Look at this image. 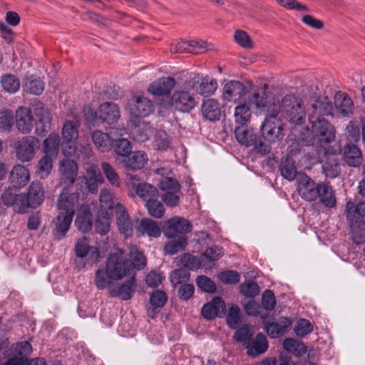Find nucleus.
<instances>
[{
    "mask_svg": "<svg viewBox=\"0 0 365 365\" xmlns=\"http://www.w3.org/2000/svg\"><path fill=\"white\" fill-rule=\"evenodd\" d=\"M249 103L257 108L266 109L267 115L261 126L262 135L269 143H274L282 139L283 124L278 118L280 111L279 103H269L264 91H255L248 97Z\"/></svg>",
    "mask_w": 365,
    "mask_h": 365,
    "instance_id": "nucleus-1",
    "label": "nucleus"
},
{
    "mask_svg": "<svg viewBox=\"0 0 365 365\" xmlns=\"http://www.w3.org/2000/svg\"><path fill=\"white\" fill-rule=\"evenodd\" d=\"M346 219L349 222L351 239L356 245L365 242V202L346 203Z\"/></svg>",
    "mask_w": 365,
    "mask_h": 365,
    "instance_id": "nucleus-2",
    "label": "nucleus"
},
{
    "mask_svg": "<svg viewBox=\"0 0 365 365\" xmlns=\"http://www.w3.org/2000/svg\"><path fill=\"white\" fill-rule=\"evenodd\" d=\"M309 120L312 125V136H308L306 139H302V144L309 146L314 144V138L316 137L321 143H328L335 138L334 126L324 118L315 116L314 114L309 116Z\"/></svg>",
    "mask_w": 365,
    "mask_h": 365,
    "instance_id": "nucleus-3",
    "label": "nucleus"
},
{
    "mask_svg": "<svg viewBox=\"0 0 365 365\" xmlns=\"http://www.w3.org/2000/svg\"><path fill=\"white\" fill-rule=\"evenodd\" d=\"M279 106L284 118L291 123L300 125L304 122L306 112L300 98L294 95H286Z\"/></svg>",
    "mask_w": 365,
    "mask_h": 365,
    "instance_id": "nucleus-4",
    "label": "nucleus"
},
{
    "mask_svg": "<svg viewBox=\"0 0 365 365\" xmlns=\"http://www.w3.org/2000/svg\"><path fill=\"white\" fill-rule=\"evenodd\" d=\"M235 138L238 143L246 147H252L253 150L262 155H267L271 150L269 143L263 141L252 128L236 127L235 129Z\"/></svg>",
    "mask_w": 365,
    "mask_h": 365,
    "instance_id": "nucleus-5",
    "label": "nucleus"
},
{
    "mask_svg": "<svg viewBox=\"0 0 365 365\" xmlns=\"http://www.w3.org/2000/svg\"><path fill=\"white\" fill-rule=\"evenodd\" d=\"M106 275L109 279L119 280L131 271V264L122 254H110L106 263Z\"/></svg>",
    "mask_w": 365,
    "mask_h": 365,
    "instance_id": "nucleus-6",
    "label": "nucleus"
},
{
    "mask_svg": "<svg viewBox=\"0 0 365 365\" xmlns=\"http://www.w3.org/2000/svg\"><path fill=\"white\" fill-rule=\"evenodd\" d=\"M263 328L272 339H277L286 334L291 328L292 322L287 317H280L278 322H274V316L264 314L260 316Z\"/></svg>",
    "mask_w": 365,
    "mask_h": 365,
    "instance_id": "nucleus-7",
    "label": "nucleus"
},
{
    "mask_svg": "<svg viewBox=\"0 0 365 365\" xmlns=\"http://www.w3.org/2000/svg\"><path fill=\"white\" fill-rule=\"evenodd\" d=\"M74 252L77 257L86 259V262L79 267L80 268H83L86 264L91 266L96 264L100 261L99 248L96 246L90 245L86 237H83L76 241L74 246Z\"/></svg>",
    "mask_w": 365,
    "mask_h": 365,
    "instance_id": "nucleus-8",
    "label": "nucleus"
},
{
    "mask_svg": "<svg viewBox=\"0 0 365 365\" xmlns=\"http://www.w3.org/2000/svg\"><path fill=\"white\" fill-rule=\"evenodd\" d=\"M40 141L36 137H23L16 143V157L21 163L30 162L34 157L36 150L40 147Z\"/></svg>",
    "mask_w": 365,
    "mask_h": 365,
    "instance_id": "nucleus-9",
    "label": "nucleus"
},
{
    "mask_svg": "<svg viewBox=\"0 0 365 365\" xmlns=\"http://www.w3.org/2000/svg\"><path fill=\"white\" fill-rule=\"evenodd\" d=\"M136 175H128L126 185L131 188L140 198L148 202L155 197H159L158 189L147 182H140Z\"/></svg>",
    "mask_w": 365,
    "mask_h": 365,
    "instance_id": "nucleus-10",
    "label": "nucleus"
},
{
    "mask_svg": "<svg viewBox=\"0 0 365 365\" xmlns=\"http://www.w3.org/2000/svg\"><path fill=\"white\" fill-rule=\"evenodd\" d=\"M192 230L191 223L183 217L175 216L165 221L162 226V231L168 238H174L178 235H185Z\"/></svg>",
    "mask_w": 365,
    "mask_h": 365,
    "instance_id": "nucleus-11",
    "label": "nucleus"
},
{
    "mask_svg": "<svg viewBox=\"0 0 365 365\" xmlns=\"http://www.w3.org/2000/svg\"><path fill=\"white\" fill-rule=\"evenodd\" d=\"M132 115L143 118L149 115L154 110L153 102L144 96H134L128 103Z\"/></svg>",
    "mask_w": 365,
    "mask_h": 365,
    "instance_id": "nucleus-12",
    "label": "nucleus"
},
{
    "mask_svg": "<svg viewBox=\"0 0 365 365\" xmlns=\"http://www.w3.org/2000/svg\"><path fill=\"white\" fill-rule=\"evenodd\" d=\"M171 105L178 111L189 113L196 106V101L193 96L189 92L176 91L171 97Z\"/></svg>",
    "mask_w": 365,
    "mask_h": 365,
    "instance_id": "nucleus-13",
    "label": "nucleus"
},
{
    "mask_svg": "<svg viewBox=\"0 0 365 365\" xmlns=\"http://www.w3.org/2000/svg\"><path fill=\"white\" fill-rule=\"evenodd\" d=\"M136 288V280L134 276L122 283L120 285L110 284L108 293L112 297H119L122 300L130 299Z\"/></svg>",
    "mask_w": 365,
    "mask_h": 365,
    "instance_id": "nucleus-14",
    "label": "nucleus"
},
{
    "mask_svg": "<svg viewBox=\"0 0 365 365\" xmlns=\"http://www.w3.org/2000/svg\"><path fill=\"white\" fill-rule=\"evenodd\" d=\"M319 183L317 184L307 175L301 178L298 183L297 190L299 195L307 201H314L319 197Z\"/></svg>",
    "mask_w": 365,
    "mask_h": 365,
    "instance_id": "nucleus-15",
    "label": "nucleus"
},
{
    "mask_svg": "<svg viewBox=\"0 0 365 365\" xmlns=\"http://www.w3.org/2000/svg\"><path fill=\"white\" fill-rule=\"evenodd\" d=\"M79 202L78 193L62 192L59 195L57 202V207L59 213L74 216L76 207Z\"/></svg>",
    "mask_w": 365,
    "mask_h": 365,
    "instance_id": "nucleus-16",
    "label": "nucleus"
},
{
    "mask_svg": "<svg viewBox=\"0 0 365 365\" xmlns=\"http://www.w3.org/2000/svg\"><path fill=\"white\" fill-rule=\"evenodd\" d=\"M206 42L201 40L181 41L172 45L170 51L173 53H191L198 54L207 50Z\"/></svg>",
    "mask_w": 365,
    "mask_h": 365,
    "instance_id": "nucleus-17",
    "label": "nucleus"
},
{
    "mask_svg": "<svg viewBox=\"0 0 365 365\" xmlns=\"http://www.w3.org/2000/svg\"><path fill=\"white\" fill-rule=\"evenodd\" d=\"M226 312V307L224 301L220 297H214L209 303L205 304L202 309V316L207 319L211 320L216 317H221L225 315Z\"/></svg>",
    "mask_w": 365,
    "mask_h": 365,
    "instance_id": "nucleus-18",
    "label": "nucleus"
},
{
    "mask_svg": "<svg viewBox=\"0 0 365 365\" xmlns=\"http://www.w3.org/2000/svg\"><path fill=\"white\" fill-rule=\"evenodd\" d=\"M115 215L118 230L125 238L132 236L133 225L125 207L118 202L115 206Z\"/></svg>",
    "mask_w": 365,
    "mask_h": 365,
    "instance_id": "nucleus-19",
    "label": "nucleus"
},
{
    "mask_svg": "<svg viewBox=\"0 0 365 365\" xmlns=\"http://www.w3.org/2000/svg\"><path fill=\"white\" fill-rule=\"evenodd\" d=\"M34 113L38 120L36 123V133L38 135H44L51 128V116L48 110L41 103L36 106Z\"/></svg>",
    "mask_w": 365,
    "mask_h": 365,
    "instance_id": "nucleus-20",
    "label": "nucleus"
},
{
    "mask_svg": "<svg viewBox=\"0 0 365 365\" xmlns=\"http://www.w3.org/2000/svg\"><path fill=\"white\" fill-rule=\"evenodd\" d=\"M34 113L38 120L36 123V133L38 135H44L51 128V116L48 110L41 103L36 106Z\"/></svg>",
    "mask_w": 365,
    "mask_h": 365,
    "instance_id": "nucleus-21",
    "label": "nucleus"
},
{
    "mask_svg": "<svg viewBox=\"0 0 365 365\" xmlns=\"http://www.w3.org/2000/svg\"><path fill=\"white\" fill-rule=\"evenodd\" d=\"M246 94L245 86L238 81H230L223 87L222 98L227 101L237 102Z\"/></svg>",
    "mask_w": 365,
    "mask_h": 365,
    "instance_id": "nucleus-22",
    "label": "nucleus"
},
{
    "mask_svg": "<svg viewBox=\"0 0 365 365\" xmlns=\"http://www.w3.org/2000/svg\"><path fill=\"white\" fill-rule=\"evenodd\" d=\"M61 182L66 187L71 186L77 175L78 165L73 160H63L60 163Z\"/></svg>",
    "mask_w": 365,
    "mask_h": 365,
    "instance_id": "nucleus-23",
    "label": "nucleus"
},
{
    "mask_svg": "<svg viewBox=\"0 0 365 365\" xmlns=\"http://www.w3.org/2000/svg\"><path fill=\"white\" fill-rule=\"evenodd\" d=\"M16 124L21 133L26 134L31 131L33 128V116L31 110L26 107H19L16 110Z\"/></svg>",
    "mask_w": 365,
    "mask_h": 365,
    "instance_id": "nucleus-24",
    "label": "nucleus"
},
{
    "mask_svg": "<svg viewBox=\"0 0 365 365\" xmlns=\"http://www.w3.org/2000/svg\"><path fill=\"white\" fill-rule=\"evenodd\" d=\"M148 161L147 154L142 150L134 151L123 158L121 163L127 170H138L143 169Z\"/></svg>",
    "mask_w": 365,
    "mask_h": 365,
    "instance_id": "nucleus-25",
    "label": "nucleus"
},
{
    "mask_svg": "<svg viewBox=\"0 0 365 365\" xmlns=\"http://www.w3.org/2000/svg\"><path fill=\"white\" fill-rule=\"evenodd\" d=\"M247 355L252 357H257L267 351L268 349V341L264 334L258 333L254 339L247 342L245 346Z\"/></svg>",
    "mask_w": 365,
    "mask_h": 365,
    "instance_id": "nucleus-26",
    "label": "nucleus"
},
{
    "mask_svg": "<svg viewBox=\"0 0 365 365\" xmlns=\"http://www.w3.org/2000/svg\"><path fill=\"white\" fill-rule=\"evenodd\" d=\"M175 83L173 77L161 78L150 85L148 91L156 96H167L170 93Z\"/></svg>",
    "mask_w": 365,
    "mask_h": 365,
    "instance_id": "nucleus-27",
    "label": "nucleus"
},
{
    "mask_svg": "<svg viewBox=\"0 0 365 365\" xmlns=\"http://www.w3.org/2000/svg\"><path fill=\"white\" fill-rule=\"evenodd\" d=\"M201 112L203 118L210 121L220 120L222 115L220 103L213 98H209L202 102Z\"/></svg>",
    "mask_w": 365,
    "mask_h": 365,
    "instance_id": "nucleus-28",
    "label": "nucleus"
},
{
    "mask_svg": "<svg viewBox=\"0 0 365 365\" xmlns=\"http://www.w3.org/2000/svg\"><path fill=\"white\" fill-rule=\"evenodd\" d=\"M99 118L103 122L108 124L115 123L120 117V110L114 103H104L98 108Z\"/></svg>",
    "mask_w": 365,
    "mask_h": 365,
    "instance_id": "nucleus-29",
    "label": "nucleus"
},
{
    "mask_svg": "<svg viewBox=\"0 0 365 365\" xmlns=\"http://www.w3.org/2000/svg\"><path fill=\"white\" fill-rule=\"evenodd\" d=\"M73 217L71 215L58 213L53 220L55 229L53 230V233L56 240H61L65 237L70 228Z\"/></svg>",
    "mask_w": 365,
    "mask_h": 365,
    "instance_id": "nucleus-30",
    "label": "nucleus"
},
{
    "mask_svg": "<svg viewBox=\"0 0 365 365\" xmlns=\"http://www.w3.org/2000/svg\"><path fill=\"white\" fill-rule=\"evenodd\" d=\"M136 230L141 235H146L153 238H158L161 235V229L158 223L150 218H143Z\"/></svg>",
    "mask_w": 365,
    "mask_h": 365,
    "instance_id": "nucleus-31",
    "label": "nucleus"
},
{
    "mask_svg": "<svg viewBox=\"0 0 365 365\" xmlns=\"http://www.w3.org/2000/svg\"><path fill=\"white\" fill-rule=\"evenodd\" d=\"M31 208H36L44 200L43 185L39 182H32L26 194Z\"/></svg>",
    "mask_w": 365,
    "mask_h": 365,
    "instance_id": "nucleus-32",
    "label": "nucleus"
},
{
    "mask_svg": "<svg viewBox=\"0 0 365 365\" xmlns=\"http://www.w3.org/2000/svg\"><path fill=\"white\" fill-rule=\"evenodd\" d=\"M343 157L344 162L351 167H359L362 162L360 149L352 143H349L344 147Z\"/></svg>",
    "mask_w": 365,
    "mask_h": 365,
    "instance_id": "nucleus-33",
    "label": "nucleus"
},
{
    "mask_svg": "<svg viewBox=\"0 0 365 365\" xmlns=\"http://www.w3.org/2000/svg\"><path fill=\"white\" fill-rule=\"evenodd\" d=\"M30 175L29 170L23 165L14 166L10 173L11 183L15 187H22L29 181Z\"/></svg>",
    "mask_w": 365,
    "mask_h": 365,
    "instance_id": "nucleus-34",
    "label": "nucleus"
},
{
    "mask_svg": "<svg viewBox=\"0 0 365 365\" xmlns=\"http://www.w3.org/2000/svg\"><path fill=\"white\" fill-rule=\"evenodd\" d=\"M334 105L336 110L345 116L351 113L354 109L353 101L348 94L339 91L334 96Z\"/></svg>",
    "mask_w": 365,
    "mask_h": 365,
    "instance_id": "nucleus-35",
    "label": "nucleus"
},
{
    "mask_svg": "<svg viewBox=\"0 0 365 365\" xmlns=\"http://www.w3.org/2000/svg\"><path fill=\"white\" fill-rule=\"evenodd\" d=\"M192 88L201 96H210L216 91L217 83L216 80L209 76H205L192 85Z\"/></svg>",
    "mask_w": 365,
    "mask_h": 365,
    "instance_id": "nucleus-36",
    "label": "nucleus"
},
{
    "mask_svg": "<svg viewBox=\"0 0 365 365\" xmlns=\"http://www.w3.org/2000/svg\"><path fill=\"white\" fill-rule=\"evenodd\" d=\"M75 225L83 233L91 230L93 226L92 215L88 207L82 208L81 212L77 215Z\"/></svg>",
    "mask_w": 365,
    "mask_h": 365,
    "instance_id": "nucleus-37",
    "label": "nucleus"
},
{
    "mask_svg": "<svg viewBox=\"0 0 365 365\" xmlns=\"http://www.w3.org/2000/svg\"><path fill=\"white\" fill-rule=\"evenodd\" d=\"M319 197L320 202L327 207H334L336 205V197L331 187L326 183H319Z\"/></svg>",
    "mask_w": 365,
    "mask_h": 365,
    "instance_id": "nucleus-38",
    "label": "nucleus"
},
{
    "mask_svg": "<svg viewBox=\"0 0 365 365\" xmlns=\"http://www.w3.org/2000/svg\"><path fill=\"white\" fill-rule=\"evenodd\" d=\"M279 170L282 176L289 181L294 180L297 175V168L293 158L287 155L282 158Z\"/></svg>",
    "mask_w": 365,
    "mask_h": 365,
    "instance_id": "nucleus-39",
    "label": "nucleus"
},
{
    "mask_svg": "<svg viewBox=\"0 0 365 365\" xmlns=\"http://www.w3.org/2000/svg\"><path fill=\"white\" fill-rule=\"evenodd\" d=\"M323 173L327 178H334L340 173V165L336 156L327 155L322 163Z\"/></svg>",
    "mask_w": 365,
    "mask_h": 365,
    "instance_id": "nucleus-40",
    "label": "nucleus"
},
{
    "mask_svg": "<svg viewBox=\"0 0 365 365\" xmlns=\"http://www.w3.org/2000/svg\"><path fill=\"white\" fill-rule=\"evenodd\" d=\"M60 140L58 135L51 133L43 141V153L56 158L59 150Z\"/></svg>",
    "mask_w": 365,
    "mask_h": 365,
    "instance_id": "nucleus-41",
    "label": "nucleus"
},
{
    "mask_svg": "<svg viewBox=\"0 0 365 365\" xmlns=\"http://www.w3.org/2000/svg\"><path fill=\"white\" fill-rule=\"evenodd\" d=\"M91 138L94 145L101 152H108L111 149V140L108 134L96 130L92 133Z\"/></svg>",
    "mask_w": 365,
    "mask_h": 365,
    "instance_id": "nucleus-42",
    "label": "nucleus"
},
{
    "mask_svg": "<svg viewBox=\"0 0 365 365\" xmlns=\"http://www.w3.org/2000/svg\"><path fill=\"white\" fill-rule=\"evenodd\" d=\"M129 260L131 264V270L135 268L138 270L143 269L146 265V258L143 253L138 250L136 246H132L130 247Z\"/></svg>",
    "mask_w": 365,
    "mask_h": 365,
    "instance_id": "nucleus-43",
    "label": "nucleus"
},
{
    "mask_svg": "<svg viewBox=\"0 0 365 365\" xmlns=\"http://www.w3.org/2000/svg\"><path fill=\"white\" fill-rule=\"evenodd\" d=\"M44 90V83L40 78L31 76L24 85V91L29 94L40 95Z\"/></svg>",
    "mask_w": 365,
    "mask_h": 365,
    "instance_id": "nucleus-44",
    "label": "nucleus"
},
{
    "mask_svg": "<svg viewBox=\"0 0 365 365\" xmlns=\"http://www.w3.org/2000/svg\"><path fill=\"white\" fill-rule=\"evenodd\" d=\"M54 159L56 158L44 154L38 160L36 173L41 179L47 178L51 173Z\"/></svg>",
    "mask_w": 365,
    "mask_h": 365,
    "instance_id": "nucleus-45",
    "label": "nucleus"
},
{
    "mask_svg": "<svg viewBox=\"0 0 365 365\" xmlns=\"http://www.w3.org/2000/svg\"><path fill=\"white\" fill-rule=\"evenodd\" d=\"M115 202H113L110 193L104 190H101L100 194V207L98 215H104L108 211L111 213L112 210L115 209Z\"/></svg>",
    "mask_w": 365,
    "mask_h": 365,
    "instance_id": "nucleus-46",
    "label": "nucleus"
},
{
    "mask_svg": "<svg viewBox=\"0 0 365 365\" xmlns=\"http://www.w3.org/2000/svg\"><path fill=\"white\" fill-rule=\"evenodd\" d=\"M62 135L65 141L75 143L78 137L76 124L71 120L66 121L62 129Z\"/></svg>",
    "mask_w": 365,
    "mask_h": 365,
    "instance_id": "nucleus-47",
    "label": "nucleus"
},
{
    "mask_svg": "<svg viewBox=\"0 0 365 365\" xmlns=\"http://www.w3.org/2000/svg\"><path fill=\"white\" fill-rule=\"evenodd\" d=\"M234 116L237 124L240 125H245L251 117L250 108L246 103L238 105L235 109Z\"/></svg>",
    "mask_w": 365,
    "mask_h": 365,
    "instance_id": "nucleus-48",
    "label": "nucleus"
},
{
    "mask_svg": "<svg viewBox=\"0 0 365 365\" xmlns=\"http://www.w3.org/2000/svg\"><path fill=\"white\" fill-rule=\"evenodd\" d=\"M114 152L125 158L131 153L132 145L130 142L125 138H119L111 143Z\"/></svg>",
    "mask_w": 365,
    "mask_h": 365,
    "instance_id": "nucleus-49",
    "label": "nucleus"
},
{
    "mask_svg": "<svg viewBox=\"0 0 365 365\" xmlns=\"http://www.w3.org/2000/svg\"><path fill=\"white\" fill-rule=\"evenodd\" d=\"M187 245V237L185 235H180L178 239L168 242L165 245V250L170 255H174L184 250Z\"/></svg>",
    "mask_w": 365,
    "mask_h": 365,
    "instance_id": "nucleus-50",
    "label": "nucleus"
},
{
    "mask_svg": "<svg viewBox=\"0 0 365 365\" xmlns=\"http://www.w3.org/2000/svg\"><path fill=\"white\" fill-rule=\"evenodd\" d=\"M158 199V197H155L145 202V207L150 216L155 218H161L164 215L165 207L162 202Z\"/></svg>",
    "mask_w": 365,
    "mask_h": 365,
    "instance_id": "nucleus-51",
    "label": "nucleus"
},
{
    "mask_svg": "<svg viewBox=\"0 0 365 365\" xmlns=\"http://www.w3.org/2000/svg\"><path fill=\"white\" fill-rule=\"evenodd\" d=\"M1 83L3 89L11 93L18 91L20 87L19 79L11 74L4 76L1 78Z\"/></svg>",
    "mask_w": 365,
    "mask_h": 365,
    "instance_id": "nucleus-52",
    "label": "nucleus"
},
{
    "mask_svg": "<svg viewBox=\"0 0 365 365\" xmlns=\"http://www.w3.org/2000/svg\"><path fill=\"white\" fill-rule=\"evenodd\" d=\"M101 215V217L98 216L96 220L95 230L96 232L101 235H105L110 230V219L111 213L106 211L104 215Z\"/></svg>",
    "mask_w": 365,
    "mask_h": 365,
    "instance_id": "nucleus-53",
    "label": "nucleus"
},
{
    "mask_svg": "<svg viewBox=\"0 0 365 365\" xmlns=\"http://www.w3.org/2000/svg\"><path fill=\"white\" fill-rule=\"evenodd\" d=\"M254 330L249 325H244L236 330L234 334V339L237 342H243L245 346L247 341L252 338Z\"/></svg>",
    "mask_w": 365,
    "mask_h": 365,
    "instance_id": "nucleus-54",
    "label": "nucleus"
},
{
    "mask_svg": "<svg viewBox=\"0 0 365 365\" xmlns=\"http://www.w3.org/2000/svg\"><path fill=\"white\" fill-rule=\"evenodd\" d=\"M101 169L109 182L115 187H119L120 179L115 169L106 162L101 163Z\"/></svg>",
    "mask_w": 365,
    "mask_h": 365,
    "instance_id": "nucleus-55",
    "label": "nucleus"
},
{
    "mask_svg": "<svg viewBox=\"0 0 365 365\" xmlns=\"http://www.w3.org/2000/svg\"><path fill=\"white\" fill-rule=\"evenodd\" d=\"M167 301V294L163 290L155 289L150 295V304L154 309L163 307Z\"/></svg>",
    "mask_w": 365,
    "mask_h": 365,
    "instance_id": "nucleus-56",
    "label": "nucleus"
},
{
    "mask_svg": "<svg viewBox=\"0 0 365 365\" xmlns=\"http://www.w3.org/2000/svg\"><path fill=\"white\" fill-rule=\"evenodd\" d=\"M241 315L240 309L236 304L232 305L229 309L228 313L226 316V322L227 325L231 329H235L240 323Z\"/></svg>",
    "mask_w": 365,
    "mask_h": 365,
    "instance_id": "nucleus-57",
    "label": "nucleus"
},
{
    "mask_svg": "<svg viewBox=\"0 0 365 365\" xmlns=\"http://www.w3.org/2000/svg\"><path fill=\"white\" fill-rule=\"evenodd\" d=\"M190 272L185 268L176 269L170 274V282L173 285L186 284L190 279Z\"/></svg>",
    "mask_w": 365,
    "mask_h": 365,
    "instance_id": "nucleus-58",
    "label": "nucleus"
},
{
    "mask_svg": "<svg viewBox=\"0 0 365 365\" xmlns=\"http://www.w3.org/2000/svg\"><path fill=\"white\" fill-rule=\"evenodd\" d=\"M12 207L14 212L17 213L24 214L28 212L31 207L25 193L18 194Z\"/></svg>",
    "mask_w": 365,
    "mask_h": 365,
    "instance_id": "nucleus-59",
    "label": "nucleus"
},
{
    "mask_svg": "<svg viewBox=\"0 0 365 365\" xmlns=\"http://www.w3.org/2000/svg\"><path fill=\"white\" fill-rule=\"evenodd\" d=\"M240 292L246 297H255L259 293V287L256 282L250 281L240 286Z\"/></svg>",
    "mask_w": 365,
    "mask_h": 365,
    "instance_id": "nucleus-60",
    "label": "nucleus"
},
{
    "mask_svg": "<svg viewBox=\"0 0 365 365\" xmlns=\"http://www.w3.org/2000/svg\"><path fill=\"white\" fill-rule=\"evenodd\" d=\"M152 131L144 126H136L130 132L133 139L138 143H143L148 140Z\"/></svg>",
    "mask_w": 365,
    "mask_h": 365,
    "instance_id": "nucleus-61",
    "label": "nucleus"
},
{
    "mask_svg": "<svg viewBox=\"0 0 365 365\" xmlns=\"http://www.w3.org/2000/svg\"><path fill=\"white\" fill-rule=\"evenodd\" d=\"M297 336L303 337L313 331L312 324L306 319H300L294 328Z\"/></svg>",
    "mask_w": 365,
    "mask_h": 365,
    "instance_id": "nucleus-62",
    "label": "nucleus"
},
{
    "mask_svg": "<svg viewBox=\"0 0 365 365\" xmlns=\"http://www.w3.org/2000/svg\"><path fill=\"white\" fill-rule=\"evenodd\" d=\"M154 146L159 150H167L170 146L168 134L163 130H158L154 137Z\"/></svg>",
    "mask_w": 365,
    "mask_h": 365,
    "instance_id": "nucleus-63",
    "label": "nucleus"
},
{
    "mask_svg": "<svg viewBox=\"0 0 365 365\" xmlns=\"http://www.w3.org/2000/svg\"><path fill=\"white\" fill-rule=\"evenodd\" d=\"M160 188L166 192H178L180 190V185L178 181L173 178H164L159 182Z\"/></svg>",
    "mask_w": 365,
    "mask_h": 365,
    "instance_id": "nucleus-64",
    "label": "nucleus"
}]
</instances>
